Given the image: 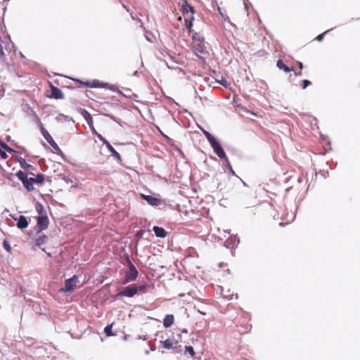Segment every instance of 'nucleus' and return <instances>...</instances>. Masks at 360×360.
<instances>
[{"mask_svg":"<svg viewBox=\"0 0 360 360\" xmlns=\"http://www.w3.org/2000/svg\"><path fill=\"white\" fill-rule=\"evenodd\" d=\"M28 181L32 184L33 186L34 183H35L34 178H28Z\"/></svg>","mask_w":360,"mask_h":360,"instance_id":"obj_40","label":"nucleus"},{"mask_svg":"<svg viewBox=\"0 0 360 360\" xmlns=\"http://www.w3.org/2000/svg\"><path fill=\"white\" fill-rule=\"evenodd\" d=\"M35 183L42 184L44 181V176L42 174H38L34 178Z\"/></svg>","mask_w":360,"mask_h":360,"instance_id":"obj_25","label":"nucleus"},{"mask_svg":"<svg viewBox=\"0 0 360 360\" xmlns=\"http://www.w3.org/2000/svg\"><path fill=\"white\" fill-rule=\"evenodd\" d=\"M44 138L46 140V141L55 149V150H59V147L57 145V143L55 142L52 136L49 133L48 134H44Z\"/></svg>","mask_w":360,"mask_h":360,"instance_id":"obj_17","label":"nucleus"},{"mask_svg":"<svg viewBox=\"0 0 360 360\" xmlns=\"http://www.w3.org/2000/svg\"><path fill=\"white\" fill-rule=\"evenodd\" d=\"M299 68L300 70H302L303 68V64L301 62H298Z\"/></svg>","mask_w":360,"mask_h":360,"instance_id":"obj_41","label":"nucleus"},{"mask_svg":"<svg viewBox=\"0 0 360 360\" xmlns=\"http://www.w3.org/2000/svg\"><path fill=\"white\" fill-rule=\"evenodd\" d=\"M141 196L150 205L158 206L160 203V199H158V198H157L155 197H153V196H151V195H143V194H142Z\"/></svg>","mask_w":360,"mask_h":360,"instance_id":"obj_11","label":"nucleus"},{"mask_svg":"<svg viewBox=\"0 0 360 360\" xmlns=\"http://www.w3.org/2000/svg\"><path fill=\"white\" fill-rule=\"evenodd\" d=\"M0 155H1V158L4 159V160H6L8 158V155L6 154V153L5 151L2 150L1 148H0Z\"/></svg>","mask_w":360,"mask_h":360,"instance_id":"obj_37","label":"nucleus"},{"mask_svg":"<svg viewBox=\"0 0 360 360\" xmlns=\"http://www.w3.org/2000/svg\"><path fill=\"white\" fill-rule=\"evenodd\" d=\"M153 230L155 236L158 238H163L167 236V233L165 231V229H163L162 227L155 226H153Z\"/></svg>","mask_w":360,"mask_h":360,"instance_id":"obj_13","label":"nucleus"},{"mask_svg":"<svg viewBox=\"0 0 360 360\" xmlns=\"http://www.w3.org/2000/svg\"><path fill=\"white\" fill-rule=\"evenodd\" d=\"M5 290H6V285H4V283H3L0 281V295L1 294L4 293Z\"/></svg>","mask_w":360,"mask_h":360,"instance_id":"obj_35","label":"nucleus"},{"mask_svg":"<svg viewBox=\"0 0 360 360\" xmlns=\"http://www.w3.org/2000/svg\"><path fill=\"white\" fill-rule=\"evenodd\" d=\"M46 238H47L46 236L44 235V233H37V236L34 239V243H35L36 245L39 246V245L45 243Z\"/></svg>","mask_w":360,"mask_h":360,"instance_id":"obj_16","label":"nucleus"},{"mask_svg":"<svg viewBox=\"0 0 360 360\" xmlns=\"http://www.w3.org/2000/svg\"><path fill=\"white\" fill-rule=\"evenodd\" d=\"M84 118L87 121L89 124H91V123L93 122V119H92L91 115L89 112H86Z\"/></svg>","mask_w":360,"mask_h":360,"instance_id":"obj_28","label":"nucleus"},{"mask_svg":"<svg viewBox=\"0 0 360 360\" xmlns=\"http://www.w3.org/2000/svg\"><path fill=\"white\" fill-rule=\"evenodd\" d=\"M188 354L191 357H193L195 355V351L191 346H186L185 347V354Z\"/></svg>","mask_w":360,"mask_h":360,"instance_id":"obj_23","label":"nucleus"},{"mask_svg":"<svg viewBox=\"0 0 360 360\" xmlns=\"http://www.w3.org/2000/svg\"><path fill=\"white\" fill-rule=\"evenodd\" d=\"M192 42L191 49L196 56L203 54L206 52L205 41L203 36L199 32H191Z\"/></svg>","mask_w":360,"mask_h":360,"instance_id":"obj_1","label":"nucleus"},{"mask_svg":"<svg viewBox=\"0 0 360 360\" xmlns=\"http://www.w3.org/2000/svg\"><path fill=\"white\" fill-rule=\"evenodd\" d=\"M79 282V278L77 276H73L71 278L67 279L65 282V288L63 289L64 292H72L75 290L77 283Z\"/></svg>","mask_w":360,"mask_h":360,"instance_id":"obj_6","label":"nucleus"},{"mask_svg":"<svg viewBox=\"0 0 360 360\" xmlns=\"http://www.w3.org/2000/svg\"><path fill=\"white\" fill-rule=\"evenodd\" d=\"M36 210H37L39 216L47 215L44 207H43V205L41 204H40L39 202H37L36 205Z\"/></svg>","mask_w":360,"mask_h":360,"instance_id":"obj_19","label":"nucleus"},{"mask_svg":"<svg viewBox=\"0 0 360 360\" xmlns=\"http://www.w3.org/2000/svg\"><path fill=\"white\" fill-rule=\"evenodd\" d=\"M181 11L185 21V27L189 33L193 32V20H194V8L186 1L182 5Z\"/></svg>","mask_w":360,"mask_h":360,"instance_id":"obj_2","label":"nucleus"},{"mask_svg":"<svg viewBox=\"0 0 360 360\" xmlns=\"http://www.w3.org/2000/svg\"><path fill=\"white\" fill-rule=\"evenodd\" d=\"M40 129L43 136H44V134H49V131L44 127L42 123H40Z\"/></svg>","mask_w":360,"mask_h":360,"instance_id":"obj_33","label":"nucleus"},{"mask_svg":"<svg viewBox=\"0 0 360 360\" xmlns=\"http://www.w3.org/2000/svg\"><path fill=\"white\" fill-rule=\"evenodd\" d=\"M3 246L4 248V249L8 252H11V247L8 243V240H4V242H3Z\"/></svg>","mask_w":360,"mask_h":360,"instance_id":"obj_27","label":"nucleus"},{"mask_svg":"<svg viewBox=\"0 0 360 360\" xmlns=\"http://www.w3.org/2000/svg\"><path fill=\"white\" fill-rule=\"evenodd\" d=\"M178 20H181V17H179V18H178Z\"/></svg>","mask_w":360,"mask_h":360,"instance_id":"obj_45","label":"nucleus"},{"mask_svg":"<svg viewBox=\"0 0 360 360\" xmlns=\"http://www.w3.org/2000/svg\"><path fill=\"white\" fill-rule=\"evenodd\" d=\"M198 311L199 313H200L201 314H202V315H205V314H206V312L203 311V310H201V311H200V309H198Z\"/></svg>","mask_w":360,"mask_h":360,"instance_id":"obj_42","label":"nucleus"},{"mask_svg":"<svg viewBox=\"0 0 360 360\" xmlns=\"http://www.w3.org/2000/svg\"><path fill=\"white\" fill-rule=\"evenodd\" d=\"M29 225L28 220L26 217L20 215L18 219L17 227L20 229H26Z\"/></svg>","mask_w":360,"mask_h":360,"instance_id":"obj_12","label":"nucleus"},{"mask_svg":"<svg viewBox=\"0 0 360 360\" xmlns=\"http://www.w3.org/2000/svg\"><path fill=\"white\" fill-rule=\"evenodd\" d=\"M0 146L4 148L6 150L8 151V152H13L14 150L13 149H11L7 144H6L4 142H1L0 141Z\"/></svg>","mask_w":360,"mask_h":360,"instance_id":"obj_29","label":"nucleus"},{"mask_svg":"<svg viewBox=\"0 0 360 360\" xmlns=\"http://www.w3.org/2000/svg\"><path fill=\"white\" fill-rule=\"evenodd\" d=\"M330 30H327L320 34H319L316 38L315 39L319 41H321L323 39V37H324V35L328 32H329Z\"/></svg>","mask_w":360,"mask_h":360,"instance_id":"obj_31","label":"nucleus"},{"mask_svg":"<svg viewBox=\"0 0 360 360\" xmlns=\"http://www.w3.org/2000/svg\"><path fill=\"white\" fill-rule=\"evenodd\" d=\"M24 162H25V165H22V167L25 169H31L32 167L31 165L27 164L25 160H24Z\"/></svg>","mask_w":360,"mask_h":360,"instance_id":"obj_39","label":"nucleus"},{"mask_svg":"<svg viewBox=\"0 0 360 360\" xmlns=\"http://www.w3.org/2000/svg\"><path fill=\"white\" fill-rule=\"evenodd\" d=\"M22 183L27 191L30 192L34 190V186L28 181V178H27L26 180L23 181Z\"/></svg>","mask_w":360,"mask_h":360,"instance_id":"obj_22","label":"nucleus"},{"mask_svg":"<svg viewBox=\"0 0 360 360\" xmlns=\"http://www.w3.org/2000/svg\"><path fill=\"white\" fill-rule=\"evenodd\" d=\"M112 326H113V323L108 324L104 328V332L108 337L115 335V334L112 332Z\"/></svg>","mask_w":360,"mask_h":360,"instance_id":"obj_21","label":"nucleus"},{"mask_svg":"<svg viewBox=\"0 0 360 360\" xmlns=\"http://www.w3.org/2000/svg\"><path fill=\"white\" fill-rule=\"evenodd\" d=\"M224 159H225V160H226V167L230 169V171H231L233 174H234V172H233V169H232V167H231V163L229 162V161L228 158H224Z\"/></svg>","mask_w":360,"mask_h":360,"instance_id":"obj_36","label":"nucleus"},{"mask_svg":"<svg viewBox=\"0 0 360 360\" xmlns=\"http://www.w3.org/2000/svg\"><path fill=\"white\" fill-rule=\"evenodd\" d=\"M276 66L278 69L283 70L285 72H290V71L293 70L292 68H290L287 65L284 64V63L282 61V60H278L276 63Z\"/></svg>","mask_w":360,"mask_h":360,"instance_id":"obj_18","label":"nucleus"},{"mask_svg":"<svg viewBox=\"0 0 360 360\" xmlns=\"http://www.w3.org/2000/svg\"><path fill=\"white\" fill-rule=\"evenodd\" d=\"M49 221L47 215L38 216L37 218V232L41 233L42 231L46 229L49 226Z\"/></svg>","mask_w":360,"mask_h":360,"instance_id":"obj_4","label":"nucleus"},{"mask_svg":"<svg viewBox=\"0 0 360 360\" xmlns=\"http://www.w3.org/2000/svg\"><path fill=\"white\" fill-rule=\"evenodd\" d=\"M204 134L205 135L207 141L211 144L213 141H216L217 139L212 136L208 131H204Z\"/></svg>","mask_w":360,"mask_h":360,"instance_id":"obj_26","label":"nucleus"},{"mask_svg":"<svg viewBox=\"0 0 360 360\" xmlns=\"http://www.w3.org/2000/svg\"><path fill=\"white\" fill-rule=\"evenodd\" d=\"M104 144L105 145L108 150L110 152L111 155L116 159L121 160L120 155L115 150V149L110 145L108 141H105Z\"/></svg>","mask_w":360,"mask_h":360,"instance_id":"obj_14","label":"nucleus"},{"mask_svg":"<svg viewBox=\"0 0 360 360\" xmlns=\"http://www.w3.org/2000/svg\"><path fill=\"white\" fill-rule=\"evenodd\" d=\"M5 57V53L4 52L3 46L0 45V59H3Z\"/></svg>","mask_w":360,"mask_h":360,"instance_id":"obj_38","label":"nucleus"},{"mask_svg":"<svg viewBox=\"0 0 360 360\" xmlns=\"http://www.w3.org/2000/svg\"><path fill=\"white\" fill-rule=\"evenodd\" d=\"M79 82V80H77ZM79 82L85 87L90 88H104L108 86V84L103 83L98 79H94L91 82Z\"/></svg>","mask_w":360,"mask_h":360,"instance_id":"obj_8","label":"nucleus"},{"mask_svg":"<svg viewBox=\"0 0 360 360\" xmlns=\"http://www.w3.org/2000/svg\"><path fill=\"white\" fill-rule=\"evenodd\" d=\"M178 341L174 337L160 341V347L166 349H172L176 345Z\"/></svg>","mask_w":360,"mask_h":360,"instance_id":"obj_7","label":"nucleus"},{"mask_svg":"<svg viewBox=\"0 0 360 360\" xmlns=\"http://www.w3.org/2000/svg\"><path fill=\"white\" fill-rule=\"evenodd\" d=\"M137 294V290L136 288L135 285H130L125 288H124L121 291H120L117 296V297H132L135 295Z\"/></svg>","mask_w":360,"mask_h":360,"instance_id":"obj_5","label":"nucleus"},{"mask_svg":"<svg viewBox=\"0 0 360 360\" xmlns=\"http://www.w3.org/2000/svg\"><path fill=\"white\" fill-rule=\"evenodd\" d=\"M217 82L226 88H227L230 85V83H229L227 82V80L224 78H222L220 81H217Z\"/></svg>","mask_w":360,"mask_h":360,"instance_id":"obj_30","label":"nucleus"},{"mask_svg":"<svg viewBox=\"0 0 360 360\" xmlns=\"http://www.w3.org/2000/svg\"><path fill=\"white\" fill-rule=\"evenodd\" d=\"M49 86L51 89V95L49 96L50 98H53L56 99L64 98V94L60 89L56 87L51 83H49Z\"/></svg>","mask_w":360,"mask_h":360,"instance_id":"obj_10","label":"nucleus"},{"mask_svg":"<svg viewBox=\"0 0 360 360\" xmlns=\"http://www.w3.org/2000/svg\"><path fill=\"white\" fill-rule=\"evenodd\" d=\"M210 145L219 158L221 159L226 158V155L224 149L217 140L213 141Z\"/></svg>","mask_w":360,"mask_h":360,"instance_id":"obj_9","label":"nucleus"},{"mask_svg":"<svg viewBox=\"0 0 360 360\" xmlns=\"http://www.w3.org/2000/svg\"><path fill=\"white\" fill-rule=\"evenodd\" d=\"M311 82L307 79H304L302 81V88L306 89L308 86L311 84Z\"/></svg>","mask_w":360,"mask_h":360,"instance_id":"obj_32","label":"nucleus"},{"mask_svg":"<svg viewBox=\"0 0 360 360\" xmlns=\"http://www.w3.org/2000/svg\"><path fill=\"white\" fill-rule=\"evenodd\" d=\"M149 285L148 284H143L140 285L139 286H136V288L137 290V293H146L147 292L148 288Z\"/></svg>","mask_w":360,"mask_h":360,"instance_id":"obj_20","label":"nucleus"},{"mask_svg":"<svg viewBox=\"0 0 360 360\" xmlns=\"http://www.w3.org/2000/svg\"><path fill=\"white\" fill-rule=\"evenodd\" d=\"M16 176L22 182L27 178V174L21 170L17 172Z\"/></svg>","mask_w":360,"mask_h":360,"instance_id":"obj_24","label":"nucleus"},{"mask_svg":"<svg viewBox=\"0 0 360 360\" xmlns=\"http://www.w3.org/2000/svg\"><path fill=\"white\" fill-rule=\"evenodd\" d=\"M163 51H165V53H166L167 54H168V55H169L167 48L165 47V49H163Z\"/></svg>","mask_w":360,"mask_h":360,"instance_id":"obj_44","label":"nucleus"},{"mask_svg":"<svg viewBox=\"0 0 360 360\" xmlns=\"http://www.w3.org/2000/svg\"><path fill=\"white\" fill-rule=\"evenodd\" d=\"M93 132L96 134L97 137L104 143L105 141H107L105 139L101 134H98L94 129H93Z\"/></svg>","mask_w":360,"mask_h":360,"instance_id":"obj_34","label":"nucleus"},{"mask_svg":"<svg viewBox=\"0 0 360 360\" xmlns=\"http://www.w3.org/2000/svg\"><path fill=\"white\" fill-rule=\"evenodd\" d=\"M127 262L129 265V271L125 274L124 278L122 282L123 284H127L129 282L134 281L139 275V272L136 268L129 259H127Z\"/></svg>","mask_w":360,"mask_h":360,"instance_id":"obj_3","label":"nucleus"},{"mask_svg":"<svg viewBox=\"0 0 360 360\" xmlns=\"http://www.w3.org/2000/svg\"><path fill=\"white\" fill-rule=\"evenodd\" d=\"M296 75H302V70H300V71L296 73Z\"/></svg>","mask_w":360,"mask_h":360,"instance_id":"obj_43","label":"nucleus"},{"mask_svg":"<svg viewBox=\"0 0 360 360\" xmlns=\"http://www.w3.org/2000/svg\"><path fill=\"white\" fill-rule=\"evenodd\" d=\"M174 317L172 314H167L163 319V326L165 328H169L174 323Z\"/></svg>","mask_w":360,"mask_h":360,"instance_id":"obj_15","label":"nucleus"}]
</instances>
